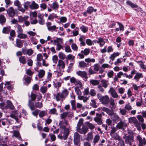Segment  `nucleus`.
Wrapping results in <instances>:
<instances>
[{"mask_svg": "<svg viewBox=\"0 0 146 146\" xmlns=\"http://www.w3.org/2000/svg\"><path fill=\"white\" fill-rule=\"evenodd\" d=\"M127 126V124L124 122L121 121L119 122L116 126V128L117 129H122L123 127H126Z\"/></svg>", "mask_w": 146, "mask_h": 146, "instance_id": "18", "label": "nucleus"}, {"mask_svg": "<svg viewBox=\"0 0 146 146\" xmlns=\"http://www.w3.org/2000/svg\"><path fill=\"white\" fill-rule=\"evenodd\" d=\"M97 96L98 99L102 104L104 105H107L108 104L110 98L108 95L103 96L101 94L98 93L97 94Z\"/></svg>", "mask_w": 146, "mask_h": 146, "instance_id": "6", "label": "nucleus"}, {"mask_svg": "<svg viewBox=\"0 0 146 146\" xmlns=\"http://www.w3.org/2000/svg\"><path fill=\"white\" fill-rule=\"evenodd\" d=\"M6 21L5 17L3 15H0V22L2 24L4 23Z\"/></svg>", "mask_w": 146, "mask_h": 146, "instance_id": "59", "label": "nucleus"}, {"mask_svg": "<svg viewBox=\"0 0 146 146\" xmlns=\"http://www.w3.org/2000/svg\"><path fill=\"white\" fill-rule=\"evenodd\" d=\"M127 4L130 5L132 8H137L138 7L137 5L134 4L129 1H127Z\"/></svg>", "mask_w": 146, "mask_h": 146, "instance_id": "52", "label": "nucleus"}, {"mask_svg": "<svg viewBox=\"0 0 146 146\" xmlns=\"http://www.w3.org/2000/svg\"><path fill=\"white\" fill-rule=\"evenodd\" d=\"M102 83L103 87L105 88H106L109 84L108 81L105 79H102L101 81Z\"/></svg>", "mask_w": 146, "mask_h": 146, "instance_id": "33", "label": "nucleus"}, {"mask_svg": "<svg viewBox=\"0 0 146 146\" xmlns=\"http://www.w3.org/2000/svg\"><path fill=\"white\" fill-rule=\"evenodd\" d=\"M108 92L113 98H119L118 94L113 88L111 87Z\"/></svg>", "mask_w": 146, "mask_h": 146, "instance_id": "11", "label": "nucleus"}, {"mask_svg": "<svg viewBox=\"0 0 146 146\" xmlns=\"http://www.w3.org/2000/svg\"><path fill=\"white\" fill-rule=\"evenodd\" d=\"M57 28L56 26L53 25L48 27V29L49 31L52 32L57 29Z\"/></svg>", "mask_w": 146, "mask_h": 146, "instance_id": "63", "label": "nucleus"}, {"mask_svg": "<svg viewBox=\"0 0 146 146\" xmlns=\"http://www.w3.org/2000/svg\"><path fill=\"white\" fill-rule=\"evenodd\" d=\"M7 13L9 17H13L15 15V12L14 8L12 7L9 8L7 11Z\"/></svg>", "mask_w": 146, "mask_h": 146, "instance_id": "14", "label": "nucleus"}, {"mask_svg": "<svg viewBox=\"0 0 146 146\" xmlns=\"http://www.w3.org/2000/svg\"><path fill=\"white\" fill-rule=\"evenodd\" d=\"M129 122L131 124H137L138 123V121L134 117H131L128 118Z\"/></svg>", "mask_w": 146, "mask_h": 146, "instance_id": "19", "label": "nucleus"}, {"mask_svg": "<svg viewBox=\"0 0 146 146\" xmlns=\"http://www.w3.org/2000/svg\"><path fill=\"white\" fill-rule=\"evenodd\" d=\"M68 94V90L66 89H64L61 93L57 92L54 94V98L58 102L60 101L62 102L67 96Z\"/></svg>", "mask_w": 146, "mask_h": 146, "instance_id": "2", "label": "nucleus"}, {"mask_svg": "<svg viewBox=\"0 0 146 146\" xmlns=\"http://www.w3.org/2000/svg\"><path fill=\"white\" fill-rule=\"evenodd\" d=\"M111 136L112 138L115 140L119 141L121 139L120 136L117 133L113 134H112L111 135Z\"/></svg>", "mask_w": 146, "mask_h": 146, "instance_id": "35", "label": "nucleus"}, {"mask_svg": "<svg viewBox=\"0 0 146 146\" xmlns=\"http://www.w3.org/2000/svg\"><path fill=\"white\" fill-rule=\"evenodd\" d=\"M28 105L31 110H34L35 106L34 105L32 101V100H29Z\"/></svg>", "mask_w": 146, "mask_h": 146, "instance_id": "46", "label": "nucleus"}, {"mask_svg": "<svg viewBox=\"0 0 146 146\" xmlns=\"http://www.w3.org/2000/svg\"><path fill=\"white\" fill-rule=\"evenodd\" d=\"M68 112H64L61 113L60 115L61 119L63 120L66 119V118L68 116Z\"/></svg>", "mask_w": 146, "mask_h": 146, "instance_id": "50", "label": "nucleus"}, {"mask_svg": "<svg viewBox=\"0 0 146 146\" xmlns=\"http://www.w3.org/2000/svg\"><path fill=\"white\" fill-rule=\"evenodd\" d=\"M70 97L74 100H72L70 101V103L73 110H75L76 109V106L75 105L76 101L75 100V96L74 95L72 94L70 95Z\"/></svg>", "mask_w": 146, "mask_h": 146, "instance_id": "15", "label": "nucleus"}, {"mask_svg": "<svg viewBox=\"0 0 146 146\" xmlns=\"http://www.w3.org/2000/svg\"><path fill=\"white\" fill-rule=\"evenodd\" d=\"M143 75L142 73L137 72L136 73V74L134 77V79L138 82L140 78H143Z\"/></svg>", "mask_w": 146, "mask_h": 146, "instance_id": "23", "label": "nucleus"}, {"mask_svg": "<svg viewBox=\"0 0 146 146\" xmlns=\"http://www.w3.org/2000/svg\"><path fill=\"white\" fill-rule=\"evenodd\" d=\"M56 15L53 13L50 15L48 17V19L49 20H51L54 19L55 18L57 17Z\"/></svg>", "mask_w": 146, "mask_h": 146, "instance_id": "55", "label": "nucleus"}, {"mask_svg": "<svg viewBox=\"0 0 146 146\" xmlns=\"http://www.w3.org/2000/svg\"><path fill=\"white\" fill-rule=\"evenodd\" d=\"M71 47L73 50L75 51H77L78 47L75 43H72V44Z\"/></svg>", "mask_w": 146, "mask_h": 146, "instance_id": "58", "label": "nucleus"}, {"mask_svg": "<svg viewBox=\"0 0 146 146\" xmlns=\"http://www.w3.org/2000/svg\"><path fill=\"white\" fill-rule=\"evenodd\" d=\"M12 136L13 137L15 136L19 139L21 138L19 132L17 130L13 132V135Z\"/></svg>", "mask_w": 146, "mask_h": 146, "instance_id": "43", "label": "nucleus"}, {"mask_svg": "<svg viewBox=\"0 0 146 146\" xmlns=\"http://www.w3.org/2000/svg\"><path fill=\"white\" fill-rule=\"evenodd\" d=\"M119 110V113L122 115H126L127 111L125 109L120 108Z\"/></svg>", "mask_w": 146, "mask_h": 146, "instance_id": "62", "label": "nucleus"}, {"mask_svg": "<svg viewBox=\"0 0 146 146\" xmlns=\"http://www.w3.org/2000/svg\"><path fill=\"white\" fill-rule=\"evenodd\" d=\"M65 67V63L64 61L62 60H59L58 64L57 65V69L59 70L64 68Z\"/></svg>", "mask_w": 146, "mask_h": 146, "instance_id": "12", "label": "nucleus"}, {"mask_svg": "<svg viewBox=\"0 0 146 146\" xmlns=\"http://www.w3.org/2000/svg\"><path fill=\"white\" fill-rule=\"evenodd\" d=\"M111 119L113 121H119L120 117L117 114L114 113L112 116Z\"/></svg>", "mask_w": 146, "mask_h": 146, "instance_id": "32", "label": "nucleus"}, {"mask_svg": "<svg viewBox=\"0 0 146 146\" xmlns=\"http://www.w3.org/2000/svg\"><path fill=\"white\" fill-rule=\"evenodd\" d=\"M96 11L97 9H94L92 6H89L87 8L86 11L88 13L91 14L93 11L96 12Z\"/></svg>", "mask_w": 146, "mask_h": 146, "instance_id": "28", "label": "nucleus"}, {"mask_svg": "<svg viewBox=\"0 0 146 146\" xmlns=\"http://www.w3.org/2000/svg\"><path fill=\"white\" fill-rule=\"evenodd\" d=\"M123 138L126 144L129 145L130 146H132V143L134 141L133 133L132 131H128L127 133L124 134Z\"/></svg>", "mask_w": 146, "mask_h": 146, "instance_id": "1", "label": "nucleus"}, {"mask_svg": "<svg viewBox=\"0 0 146 146\" xmlns=\"http://www.w3.org/2000/svg\"><path fill=\"white\" fill-rule=\"evenodd\" d=\"M43 56L41 54H38L36 55V59L37 61V62L36 63V64L38 65V66H41V64L39 62L43 60Z\"/></svg>", "mask_w": 146, "mask_h": 146, "instance_id": "16", "label": "nucleus"}, {"mask_svg": "<svg viewBox=\"0 0 146 146\" xmlns=\"http://www.w3.org/2000/svg\"><path fill=\"white\" fill-rule=\"evenodd\" d=\"M31 2L30 1H26L25 2L23 3L24 9L27 10L29 7L31 8Z\"/></svg>", "mask_w": 146, "mask_h": 146, "instance_id": "31", "label": "nucleus"}, {"mask_svg": "<svg viewBox=\"0 0 146 146\" xmlns=\"http://www.w3.org/2000/svg\"><path fill=\"white\" fill-rule=\"evenodd\" d=\"M85 61L87 63H90L91 62H94L95 60L94 58H88L85 59Z\"/></svg>", "mask_w": 146, "mask_h": 146, "instance_id": "64", "label": "nucleus"}, {"mask_svg": "<svg viewBox=\"0 0 146 146\" xmlns=\"http://www.w3.org/2000/svg\"><path fill=\"white\" fill-rule=\"evenodd\" d=\"M60 20L58 22L59 23H65L67 21V18L65 17H62L59 18Z\"/></svg>", "mask_w": 146, "mask_h": 146, "instance_id": "47", "label": "nucleus"}, {"mask_svg": "<svg viewBox=\"0 0 146 146\" xmlns=\"http://www.w3.org/2000/svg\"><path fill=\"white\" fill-rule=\"evenodd\" d=\"M15 28L16 29V31L18 34L23 32V30L20 25L19 24L15 26Z\"/></svg>", "mask_w": 146, "mask_h": 146, "instance_id": "26", "label": "nucleus"}, {"mask_svg": "<svg viewBox=\"0 0 146 146\" xmlns=\"http://www.w3.org/2000/svg\"><path fill=\"white\" fill-rule=\"evenodd\" d=\"M6 108H8L11 110H13L15 107L13 105L12 102L10 100H7L6 102V105L5 107Z\"/></svg>", "mask_w": 146, "mask_h": 146, "instance_id": "22", "label": "nucleus"}, {"mask_svg": "<svg viewBox=\"0 0 146 146\" xmlns=\"http://www.w3.org/2000/svg\"><path fill=\"white\" fill-rule=\"evenodd\" d=\"M14 5L17 7L18 10L24 13L25 11V10L22 7V5L21 2L18 0L15 1L13 2Z\"/></svg>", "mask_w": 146, "mask_h": 146, "instance_id": "9", "label": "nucleus"}, {"mask_svg": "<svg viewBox=\"0 0 146 146\" xmlns=\"http://www.w3.org/2000/svg\"><path fill=\"white\" fill-rule=\"evenodd\" d=\"M119 54L120 53L119 52H114L110 55L109 57V58L112 61H113L115 58L118 56Z\"/></svg>", "mask_w": 146, "mask_h": 146, "instance_id": "29", "label": "nucleus"}, {"mask_svg": "<svg viewBox=\"0 0 146 146\" xmlns=\"http://www.w3.org/2000/svg\"><path fill=\"white\" fill-rule=\"evenodd\" d=\"M49 6L51 8L55 10H57L59 8V5L58 3L56 1H53L51 5H49Z\"/></svg>", "mask_w": 146, "mask_h": 146, "instance_id": "17", "label": "nucleus"}, {"mask_svg": "<svg viewBox=\"0 0 146 146\" xmlns=\"http://www.w3.org/2000/svg\"><path fill=\"white\" fill-rule=\"evenodd\" d=\"M39 6L36 3L35 1L31 2V9H35L38 8Z\"/></svg>", "mask_w": 146, "mask_h": 146, "instance_id": "25", "label": "nucleus"}, {"mask_svg": "<svg viewBox=\"0 0 146 146\" xmlns=\"http://www.w3.org/2000/svg\"><path fill=\"white\" fill-rule=\"evenodd\" d=\"M90 83L93 86H96L98 85L100 82L98 80H90Z\"/></svg>", "mask_w": 146, "mask_h": 146, "instance_id": "44", "label": "nucleus"}, {"mask_svg": "<svg viewBox=\"0 0 146 146\" xmlns=\"http://www.w3.org/2000/svg\"><path fill=\"white\" fill-rule=\"evenodd\" d=\"M32 80V78L31 77L27 76L24 79V83L25 84V83H26L28 84L30 83Z\"/></svg>", "mask_w": 146, "mask_h": 146, "instance_id": "36", "label": "nucleus"}, {"mask_svg": "<svg viewBox=\"0 0 146 146\" xmlns=\"http://www.w3.org/2000/svg\"><path fill=\"white\" fill-rule=\"evenodd\" d=\"M17 36L20 39H25L27 37V35L23 33H21L18 34L17 35Z\"/></svg>", "mask_w": 146, "mask_h": 146, "instance_id": "39", "label": "nucleus"}, {"mask_svg": "<svg viewBox=\"0 0 146 146\" xmlns=\"http://www.w3.org/2000/svg\"><path fill=\"white\" fill-rule=\"evenodd\" d=\"M17 46L19 48H21L23 46V44L20 40L17 39L16 40Z\"/></svg>", "mask_w": 146, "mask_h": 146, "instance_id": "48", "label": "nucleus"}, {"mask_svg": "<svg viewBox=\"0 0 146 146\" xmlns=\"http://www.w3.org/2000/svg\"><path fill=\"white\" fill-rule=\"evenodd\" d=\"M100 139V136L98 135H96L94 138L93 143L95 145L98 142Z\"/></svg>", "mask_w": 146, "mask_h": 146, "instance_id": "40", "label": "nucleus"}, {"mask_svg": "<svg viewBox=\"0 0 146 146\" xmlns=\"http://www.w3.org/2000/svg\"><path fill=\"white\" fill-rule=\"evenodd\" d=\"M75 90L76 94L78 95H81L82 94V92L78 87H75Z\"/></svg>", "mask_w": 146, "mask_h": 146, "instance_id": "61", "label": "nucleus"}, {"mask_svg": "<svg viewBox=\"0 0 146 146\" xmlns=\"http://www.w3.org/2000/svg\"><path fill=\"white\" fill-rule=\"evenodd\" d=\"M60 128L64 130V131L65 132L66 134L68 133H69L70 125L68 121L65 119L60 121L59 123Z\"/></svg>", "mask_w": 146, "mask_h": 146, "instance_id": "4", "label": "nucleus"}, {"mask_svg": "<svg viewBox=\"0 0 146 146\" xmlns=\"http://www.w3.org/2000/svg\"><path fill=\"white\" fill-rule=\"evenodd\" d=\"M80 29L81 31L84 33H86L88 30V28L84 25H82L80 27Z\"/></svg>", "mask_w": 146, "mask_h": 146, "instance_id": "57", "label": "nucleus"}, {"mask_svg": "<svg viewBox=\"0 0 146 146\" xmlns=\"http://www.w3.org/2000/svg\"><path fill=\"white\" fill-rule=\"evenodd\" d=\"M81 52L82 54H83L84 55L87 56L90 53V49L89 48H85L84 50H82Z\"/></svg>", "mask_w": 146, "mask_h": 146, "instance_id": "42", "label": "nucleus"}, {"mask_svg": "<svg viewBox=\"0 0 146 146\" xmlns=\"http://www.w3.org/2000/svg\"><path fill=\"white\" fill-rule=\"evenodd\" d=\"M49 113L51 114L57 115L58 113H57V110L55 108H53L50 110Z\"/></svg>", "mask_w": 146, "mask_h": 146, "instance_id": "56", "label": "nucleus"}, {"mask_svg": "<svg viewBox=\"0 0 146 146\" xmlns=\"http://www.w3.org/2000/svg\"><path fill=\"white\" fill-rule=\"evenodd\" d=\"M109 102L110 105L111 106V109L112 110H113L116 108V105L115 103L114 99L112 98H110V99H109Z\"/></svg>", "mask_w": 146, "mask_h": 146, "instance_id": "21", "label": "nucleus"}, {"mask_svg": "<svg viewBox=\"0 0 146 146\" xmlns=\"http://www.w3.org/2000/svg\"><path fill=\"white\" fill-rule=\"evenodd\" d=\"M35 107L39 108H41L43 106V104L41 102H35Z\"/></svg>", "mask_w": 146, "mask_h": 146, "instance_id": "53", "label": "nucleus"}, {"mask_svg": "<svg viewBox=\"0 0 146 146\" xmlns=\"http://www.w3.org/2000/svg\"><path fill=\"white\" fill-rule=\"evenodd\" d=\"M76 74L78 76L82 77L83 78L87 79L88 78L87 73L85 71L79 70L76 72Z\"/></svg>", "mask_w": 146, "mask_h": 146, "instance_id": "13", "label": "nucleus"}, {"mask_svg": "<svg viewBox=\"0 0 146 146\" xmlns=\"http://www.w3.org/2000/svg\"><path fill=\"white\" fill-rule=\"evenodd\" d=\"M102 115L101 114L96 113V117L94 118V120L99 125L102 124V120L101 117Z\"/></svg>", "mask_w": 146, "mask_h": 146, "instance_id": "10", "label": "nucleus"}, {"mask_svg": "<svg viewBox=\"0 0 146 146\" xmlns=\"http://www.w3.org/2000/svg\"><path fill=\"white\" fill-rule=\"evenodd\" d=\"M10 31V27H7L3 28L2 32L3 33L8 34Z\"/></svg>", "mask_w": 146, "mask_h": 146, "instance_id": "51", "label": "nucleus"}, {"mask_svg": "<svg viewBox=\"0 0 146 146\" xmlns=\"http://www.w3.org/2000/svg\"><path fill=\"white\" fill-rule=\"evenodd\" d=\"M83 119H80L77 124V131L81 134H86L88 130L87 127L83 125Z\"/></svg>", "mask_w": 146, "mask_h": 146, "instance_id": "3", "label": "nucleus"}, {"mask_svg": "<svg viewBox=\"0 0 146 146\" xmlns=\"http://www.w3.org/2000/svg\"><path fill=\"white\" fill-rule=\"evenodd\" d=\"M97 43L99 44L100 47H102L104 45L105 42L104 41L103 38L100 37L98 39Z\"/></svg>", "mask_w": 146, "mask_h": 146, "instance_id": "24", "label": "nucleus"}, {"mask_svg": "<svg viewBox=\"0 0 146 146\" xmlns=\"http://www.w3.org/2000/svg\"><path fill=\"white\" fill-rule=\"evenodd\" d=\"M29 18V17L27 16H25L24 17L21 16L19 18V22L21 23L25 22Z\"/></svg>", "mask_w": 146, "mask_h": 146, "instance_id": "27", "label": "nucleus"}, {"mask_svg": "<svg viewBox=\"0 0 146 146\" xmlns=\"http://www.w3.org/2000/svg\"><path fill=\"white\" fill-rule=\"evenodd\" d=\"M45 71L43 69L40 70L38 72V76L40 78L44 77L45 74Z\"/></svg>", "mask_w": 146, "mask_h": 146, "instance_id": "34", "label": "nucleus"}, {"mask_svg": "<svg viewBox=\"0 0 146 146\" xmlns=\"http://www.w3.org/2000/svg\"><path fill=\"white\" fill-rule=\"evenodd\" d=\"M20 62L22 64H25L27 62V60L25 56H21L19 59Z\"/></svg>", "mask_w": 146, "mask_h": 146, "instance_id": "37", "label": "nucleus"}, {"mask_svg": "<svg viewBox=\"0 0 146 146\" xmlns=\"http://www.w3.org/2000/svg\"><path fill=\"white\" fill-rule=\"evenodd\" d=\"M93 136L92 133V132L89 133L86 135V137L85 138V139L88 141H89L93 139Z\"/></svg>", "mask_w": 146, "mask_h": 146, "instance_id": "38", "label": "nucleus"}, {"mask_svg": "<svg viewBox=\"0 0 146 146\" xmlns=\"http://www.w3.org/2000/svg\"><path fill=\"white\" fill-rule=\"evenodd\" d=\"M48 88L46 86H43L40 88V91L42 93L44 94L46 92Z\"/></svg>", "mask_w": 146, "mask_h": 146, "instance_id": "45", "label": "nucleus"}, {"mask_svg": "<svg viewBox=\"0 0 146 146\" xmlns=\"http://www.w3.org/2000/svg\"><path fill=\"white\" fill-rule=\"evenodd\" d=\"M67 134H66L65 132H63V136L62 135H58V137L61 139H64V140H65L66 139H67L68 136L69 134V133H67Z\"/></svg>", "mask_w": 146, "mask_h": 146, "instance_id": "30", "label": "nucleus"}, {"mask_svg": "<svg viewBox=\"0 0 146 146\" xmlns=\"http://www.w3.org/2000/svg\"><path fill=\"white\" fill-rule=\"evenodd\" d=\"M50 41L51 43L54 45H56V50H60L62 48V44L63 43V39L57 38L56 39L54 40L51 39Z\"/></svg>", "mask_w": 146, "mask_h": 146, "instance_id": "5", "label": "nucleus"}, {"mask_svg": "<svg viewBox=\"0 0 146 146\" xmlns=\"http://www.w3.org/2000/svg\"><path fill=\"white\" fill-rule=\"evenodd\" d=\"M78 98L79 100H83L84 102H86L88 100V98L86 97H85L84 96L79 95L78 97Z\"/></svg>", "mask_w": 146, "mask_h": 146, "instance_id": "41", "label": "nucleus"}, {"mask_svg": "<svg viewBox=\"0 0 146 146\" xmlns=\"http://www.w3.org/2000/svg\"><path fill=\"white\" fill-rule=\"evenodd\" d=\"M58 55L59 58L62 60H64L66 58V55L62 52H60Z\"/></svg>", "mask_w": 146, "mask_h": 146, "instance_id": "49", "label": "nucleus"}, {"mask_svg": "<svg viewBox=\"0 0 146 146\" xmlns=\"http://www.w3.org/2000/svg\"><path fill=\"white\" fill-rule=\"evenodd\" d=\"M87 64L84 61H82L79 62V66L81 68H84L86 67Z\"/></svg>", "mask_w": 146, "mask_h": 146, "instance_id": "60", "label": "nucleus"}, {"mask_svg": "<svg viewBox=\"0 0 146 146\" xmlns=\"http://www.w3.org/2000/svg\"><path fill=\"white\" fill-rule=\"evenodd\" d=\"M100 65L98 64H96L94 65L93 66V69L95 72H98L100 71L99 69Z\"/></svg>", "mask_w": 146, "mask_h": 146, "instance_id": "54", "label": "nucleus"}, {"mask_svg": "<svg viewBox=\"0 0 146 146\" xmlns=\"http://www.w3.org/2000/svg\"><path fill=\"white\" fill-rule=\"evenodd\" d=\"M111 67V66L108 64L104 63L102 65L101 68L100 70V73H102L104 71V69L106 68H108Z\"/></svg>", "mask_w": 146, "mask_h": 146, "instance_id": "20", "label": "nucleus"}, {"mask_svg": "<svg viewBox=\"0 0 146 146\" xmlns=\"http://www.w3.org/2000/svg\"><path fill=\"white\" fill-rule=\"evenodd\" d=\"M80 135L78 132H75L74 135V144L78 145L79 144L80 142Z\"/></svg>", "mask_w": 146, "mask_h": 146, "instance_id": "8", "label": "nucleus"}, {"mask_svg": "<svg viewBox=\"0 0 146 146\" xmlns=\"http://www.w3.org/2000/svg\"><path fill=\"white\" fill-rule=\"evenodd\" d=\"M136 140L139 142L138 146H144V145L146 144L145 138L144 137L142 138L139 135H137L136 136Z\"/></svg>", "mask_w": 146, "mask_h": 146, "instance_id": "7", "label": "nucleus"}]
</instances>
